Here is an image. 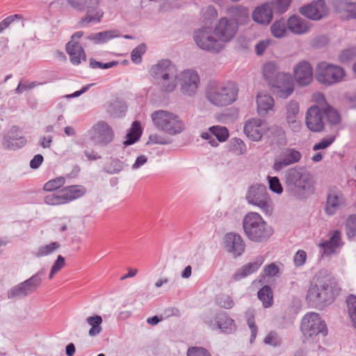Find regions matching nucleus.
Segmentation results:
<instances>
[{
	"mask_svg": "<svg viewBox=\"0 0 356 356\" xmlns=\"http://www.w3.org/2000/svg\"><path fill=\"white\" fill-rule=\"evenodd\" d=\"M262 75L277 97L286 99L294 90V83L289 73L279 72L274 62L266 63L261 68Z\"/></svg>",
	"mask_w": 356,
	"mask_h": 356,
	"instance_id": "f257e3e1",
	"label": "nucleus"
},
{
	"mask_svg": "<svg viewBox=\"0 0 356 356\" xmlns=\"http://www.w3.org/2000/svg\"><path fill=\"white\" fill-rule=\"evenodd\" d=\"M229 10L236 19H228L222 17L214 29L215 36L221 41L222 48L225 42L230 41L235 36L238 24H245L249 20L248 11L245 7L234 6Z\"/></svg>",
	"mask_w": 356,
	"mask_h": 356,
	"instance_id": "f03ea898",
	"label": "nucleus"
},
{
	"mask_svg": "<svg viewBox=\"0 0 356 356\" xmlns=\"http://www.w3.org/2000/svg\"><path fill=\"white\" fill-rule=\"evenodd\" d=\"M238 88L234 82L209 86L205 91L206 99L213 106L224 107L232 104L238 98Z\"/></svg>",
	"mask_w": 356,
	"mask_h": 356,
	"instance_id": "7ed1b4c3",
	"label": "nucleus"
},
{
	"mask_svg": "<svg viewBox=\"0 0 356 356\" xmlns=\"http://www.w3.org/2000/svg\"><path fill=\"white\" fill-rule=\"evenodd\" d=\"M243 227L248 238L255 242L263 241L273 233V229L257 212H248L244 216Z\"/></svg>",
	"mask_w": 356,
	"mask_h": 356,
	"instance_id": "20e7f679",
	"label": "nucleus"
},
{
	"mask_svg": "<svg viewBox=\"0 0 356 356\" xmlns=\"http://www.w3.org/2000/svg\"><path fill=\"white\" fill-rule=\"evenodd\" d=\"M154 127L169 135H176L184 129V123L177 114L165 110H157L151 115Z\"/></svg>",
	"mask_w": 356,
	"mask_h": 356,
	"instance_id": "39448f33",
	"label": "nucleus"
},
{
	"mask_svg": "<svg viewBox=\"0 0 356 356\" xmlns=\"http://www.w3.org/2000/svg\"><path fill=\"white\" fill-rule=\"evenodd\" d=\"M67 4L78 11L86 10V13L80 21L81 26L97 24L104 17V11L99 6L101 0H66Z\"/></svg>",
	"mask_w": 356,
	"mask_h": 356,
	"instance_id": "423d86ee",
	"label": "nucleus"
},
{
	"mask_svg": "<svg viewBox=\"0 0 356 356\" xmlns=\"http://www.w3.org/2000/svg\"><path fill=\"white\" fill-rule=\"evenodd\" d=\"M345 76V70L339 65L323 61L316 67V79L325 86H332L341 82Z\"/></svg>",
	"mask_w": 356,
	"mask_h": 356,
	"instance_id": "0eeeda50",
	"label": "nucleus"
},
{
	"mask_svg": "<svg viewBox=\"0 0 356 356\" xmlns=\"http://www.w3.org/2000/svg\"><path fill=\"white\" fill-rule=\"evenodd\" d=\"M152 74L157 79H161V84L166 92L172 91L175 86L177 70L168 60L160 61L157 65L152 66Z\"/></svg>",
	"mask_w": 356,
	"mask_h": 356,
	"instance_id": "6e6552de",
	"label": "nucleus"
},
{
	"mask_svg": "<svg viewBox=\"0 0 356 356\" xmlns=\"http://www.w3.org/2000/svg\"><path fill=\"white\" fill-rule=\"evenodd\" d=\"M245 199L248 204L259 207L265 213H271L273 204L264 186L254 185L250 187Z\"/></svg>",
	"mask_w": 356,
	"mask_h": 356,
	"instance_id": "1a4fd4ad",
	"label": "nucleus"
},
{
	"mask_svg": "<svg viewBox=\"0 0 356 356\" xmlns=\"http://www.w3.org/2000/svg\"><path fill=\"white\" fill-rule=\"evenodd\" d=\"M301 330L305 338L312 339L320 334L325 336L327 333V326L320 316L314 312L306 314L301 323Z\"/></svg>",
	"mask_w": 356,
	"mask_h": 356,
	"instance_id": "9d476101",
	"label": "nucleus"
},
{
	"mask_svg": "<svg viewBox=\"0 0 356 356\" xmlns=\"http://www.w3.org/2000/svg\"><path fill=\"white\" fill-rule=\"evenodd\" d=\"M194 40L196 44L202 49L218 52L223 48L221 41L215 36L214 30L210 28H204L195 32Z\"/></svg>",
	"mask_w": 356,
	"mask_h": 356,
	"instance_id": "9b49d317",
	"label": "nucleus"
},
{
	"mask_svg": "<svg viewBox=\"0 0 356 356\" xmlns=\"http://www.w3.org/2000/svg\"><path fill=\"white\" fill-rule=\"evenodd\" d=\"M91 140L99 145H106L111 143L114 137L111 127L104 122H98L89 130Z\"/></svg>",
	"mask_w": 356,
	"mask_h": 356,
	"instance_id": "f8f14e48",
	"label": "nucleus"
},
{
	"mask_svg": "<svg viewBox=\"0 0 356 356\" xmlns=\"http://www.w3.org/2000/svg\"><path fill=\"white\" fill-rule=\"evenodd\" d=\"M178 80L182 93L190 96L196 92L200 83L197 72L192 70H184L179 75Z\"/></svg>",
	"mask_w": 356,
	"mask_h": 356,
	"instance_id": "ddd939ff",
	"label": "nucleus"
},
{
	"mask_svg": "<svg viewBox=\"0 0 356 356\" xmlns=\"http://www.w3.org/2000/svg\"><path fill=\"white\" fill-rule=\"evenodd\" d=\"M268 124L261 119H251L244 125V132L247 137L253 141H259L266 135Z\"/></svg>",
	"mask_w": 356,
	"mask_h": 356,
	"instance_id": "4468645a",
	"label": "nucleus"
},
{
	"mask_svg": "<svg viewBox=\"0 0 356 356\" xmlns=\"http://www.w3.org/2000/svg\"><path fill=\"white\" fill-rule=\"evenodd\" d=\"M300 13L310 19L319 20L327 15V8L323 0H317L301 7Z\"/></svg>",
	"mask_w": 356,
	"mask_h": 356,
	"instance_id": "2eb2a0df",
	"label": "nucleus"
},
{
	"mask_svg": "<svg viewBox=\"0 0 356 356\" xmlns=\"http://www.w3.org/2000/svg\"><path fill=\"white\" fill-rule=\"evenodd\" d=\"M307 128L313 132H320L324 129L322 110L318 106H312L305 115Z\"/></svg>",
	"mask_w": 356,
	"mask_h": 356,
	"instance_id": "dca6fc26",
	"label": "nucleus"
},
{
	"mask_svg": "<svg viewBox=\"0 0 356 356\" xmlns=\"http://www.w3.org/2000/svg\"><path fill=\"white\" fill-rule=\"evenodd\" d=\"M229 134L228 129L222 126H213L209 127L208 132H203L201 137L207 140L209 143L213 147H217L218 143L226 141L229 138Z\"/></svg>",
	"mask_w": 356,
	"mask_h": 356,
	"instance_id": "f3484780",
	"label": "nucleus"
},
{
	"mask_svg": "<svg viewBox=\"0 0 356 356\" xmlns=\"http://www.w3.org/2000/svg\"><path fill=\"white\" fill-rule=\"evenodd\" d=\"M320 289L322 292V300L324 303L332 302L341 292L338 282L333 277H328L321 281Z\"/></svg>",
	"mask_w": 356,
	"mask_h": 356,
	"instance_id": "a211bd4d",
	"label": "nucleus"
},
{
	"mask_svg": "<svg viewBox=\"0 0 356 356\" xmlns=\"http://www.w3.org/2000/svg\"><path fill=\"white\" fill-rule=\"evenodd\" d=\"M285 120L288 127L293 132H298L301 129V122L298 119L300 107L297 102L290 101L285 106Z\"/></svg>",
	"mask_w": 356,
	"mask_h": 356,
	"instance_id": "6ab92c4d",
	"label": "nucleus"
},
{
	"mask_svg": "<svg viewBox=\"0 0 356 356\" xmlns=\"http://www.w3.org/2000/svg\"><path fill=\"white\" fill-rule=\"evenodd\" d=\"M293 75L300 86L309 85L313 79V69L307 61H300L293 67Z\"/></svg>",
	"mask_w": 356,
	"mask_h": 356,
	"instance_id": "aec40b11",
	"label": "nucleus"
},
{
	"mask_svg": "<svg viewBox=\"0 0 356 356\" xmlns=\"http://www.w3.org/2000/svg\"><path fill=\"white\" fill-rule=\"evenodd\" d=\"M273 3L266 2L256 7L252 13L253 21L259 24L268 25L273 19Z\"/></svg>",
	"mask_w": 356,
	"mask_h": 356,
	"instance_id": "412c9836",
	"label": "nucleus"
},
{
	"mask_svg": "<svg viewBox=\"0 0 356 356\" xmlns=\"http://www.w3.org/2000/svg\"><path fill=\"white\" fill-rule=\"evenodd\" d=\"M344 204L345 200L340 191L334 190L330 191L327 195L325 207V213L332 216Z\"/></svg>",
	"mask_w": 356,
	"mask_h": 356,
	"instance_id": "4be33fe9",
	"label": "nucleus"
},
{
	"mask_svg": "<svg viewBox=\"0 0 356 356\" xmlns=\"http://www.w3.org/2000/svg\"><path fill=\"white\" fill-rule=\"evenodd\" d=\"M26 140L24 136H19V128L13 127L8 134L4 136L3 146L6 149L20 148L25 145Z\"/></svg>",
	"mask_w": 356,
	"mask_h": 356,
	"instance_id": "5701e85b",
	"label": "nucleus"
},
{
	"mask_svg": "<svg viewBox=\"0 0 356 356\" xmlns=\"http://www.w3.org/2000/svg\"><path fill=\"white\" fill-rule=\"evenodd\" d=\"M41 278L38 275H35L30 279L23 282L20 286L15 288L11 291L9 294V297H13L15 296H26L27 294L34 291L36 288L40 284Z\"/></svg>",
	"mask_w": 356,
	"mask_h": 356,
	"instance_id": "b1692460",
	"label": "nucleus"
},
{
	"mask_svg": "<svg viewBox=\"0 0 356 356\" xmlns=\"http://www.w3.org/2000/svg\"><path fill=\"white\" fill-rule=\"evenodd\" d=\"M225 248L234 256H240L244 251L245 244L241 236L234 233H229L225 238Z\"/></svg>",
	"mask_w": 356,
	"mask_h": 356,
	"instance_id": "393cba45",
	"label": "nucleus"
},
{
	"mask_svg": "<svg viewBox=\"0 0 356 356\" xmlns=\"http://www.w3.org/2000/svg\"><path fill=\"white\" fill-rule=\"evenodd\" d=\"M289 30L294 34L301 35L307 33L311 28V24L300 17L293 15L287 20Z\"/></svg>",
	"mask_w": 356,
	"mask_h": 356,
	"instance_id": "a878e982",
	"label": "nucleus"
},
{
	"mask_svg": "<svg viewBox=\"0 0 356 356\" xmlns=\"http://www.w3.org/2000/svg\"><path fill=\"white\" fill-rule=\"evenodd\" d=\"M264 261V258L259 257L254 261L245 264L234 274L233 279L235 281H238L255 273L260 268Z\"/></svg>",
	"mask_w": 356,
	"mask_h": 356,
	"instance_id": "bb28decb",
	"label": "nucleus"
},
{
	"mask_svg": "<svg viewBox=\"0 0 356 356\" xmlns=\"http://www.w3.org/2000/svg\"><path fill=\"white\" fill-rule=\"evenodd\" d=\"M209 326H211L212 329H219L225 333H231L236 329L234 321L225 314H221L217 316L216 323H213L211 322Z\"/></svg>",
	"mask_w": 356,
	"mask_h": 356,
	"instance_id": "cd10ccee",
	"label": "nucleus"
},
{
	"mask_svg": "<svg viewBox=\"0 0 356 356\" xmlns=\"http://www.w3.org/2000/svg\"><path fill=\"white\" fill-rule=\"evenodd\" d=\"M309 174L302 169H291L289 170L286 179L289 184L298 187L305 188L309 180Z\"/></svg>",
	"mask_w": 356,
	"mask_h": 356,
	"instance_id": "c85d7f7f",
	"label": "nucleus"
},
{
	"mask_svg": "<svg viewBox=\"0 0 356 356\" xmlns=\"http://www.w3.org/2000/svg\"><path fill=\"white\" fill-rule=\"evenodd\" d=\"M66 51L73 65H79L81 60H86V54L82 47L76 42H69L66 44Z\"/></svg>",
	"mask_w": 356,
	"mask_h": 356,
	"instance_id": "c756f323",
	"label": "nucleus"
},
{
	"mask_svg": "<svg viewBox=\"0 0 356 356\" xmlns=\"http://www.w3.org/2000/svg\"><path fill=\"white\" fill-rule=\"evenodd\" d=\"M60 192L65 203L67 204L83 196L86 190L83 186L72 185L63 188Z\"/></svg>",
	"mask_w": 356,
	"mask_h": 356,
	"instance_id": "7c9ffc66",
	"label": "nucleus"
},
{
	"mask_svg": "<svg viewBox=\"0 0 356 356\" xmlns=\"http://www.w3.org/2000/svg\"><path fill=\"white\" fill-rule=\"evenodd\" d=\"M257 104L259 113L265 115L268 111L273 110L274 100L270 95L261 92L257 96Z\"/></svg>",
	"mask_w": 356,
	"mask_h": 356,
	"instance_id": "2f4dec72",
	"label": "nucleus"
},
{
	"mask_svg": "<svg viewBox=\"0 0 356 356\" xmlns=\"http://www.w3.org/2000/svg\"><path fill=\"white\" fill-rule=\"evenodd\" d=\"M287 22L283 19L275 21L270 26V33L276 38H282L286 36L288 33Z\"/></svg>",
	"mask_w": 356,
	"mask_h": 356,
	"instance_id": "473e14b6",
	"label": "nucleus"
},
{
	"mask_svg": "<svg viewBox=\"0 0 356 356\" xmlns=\"http://www.w3.org/2000/svg\"><path fill=\"white\" fill-rule=\"evenodd\" d=\"M142 134L140 124L138 121L133 122L131 129L127 134L126 140L124 141L125 146L130 145L136 143Z\"/></svg>",
	"mask_w": 356,
	"mask_h": 356,
	"instance_id": "72a5a7b5",
	"label": "nucleus"
},
{
	"mask_svg": "<svg viewBox=\"0 0 356 356\" xmlns=\"http://www.w3.org/2000/svg\"><path fill=\"white\" fill-rule=\"evenodd\" d=\"M341 233L339 231L334 232L330 238L320 245L324 249V253L331 254L334 252L340 245Z\"/></svg>",
	"mask_w": 356,
	"mask_h": 356,
	"instance_id": "f704fd0d",
	"label": "nucleus"
},
{
	"mask_svg": "<svg viewBox=\"0 0 356 356\" xmlns=\"http://www.w3.org/2000/svg\"><path fill=\"white\" fill-rule=\"evenodd\" d=\"M102 321L103 320L102 316L99 315L89 316L88 318H86V322L90 326V329L88 332V334L90 337H95L102 332Z\"/></svg>",
	"mask_w": 356,
	"mask_h": 356,
	"instance_id": "c9c22d12",
	"label": "nucleus"
},
{
	"mask_svg": "<svg viewBox=\"0 0 356 356\" xmlns=\"http://www.w3.org/2000/svg\"><path fill=\"white\" fill-rule=\"evenodd\" d=\"M258 298L265 308L270 307L273 304V291L268 286H264L258 291Z\"/></svg>",
	"mask_w": 356,
	"mask_h": 356,
	"instance_id": "e433bc0d",
	"label": "nucleus"
},
{
	"mask_svg": "<svg viewBox=\"0 0 356 356\" xmlns=\"http://www.w3.org/2000/svg\"><path fill=\"white\" fill-rule=\"evenodd\" d=\"M117 36L118 35L115 33V31H106L97 33H92L88 36V38L95 41L96 43H104Z\"/></svg>",
	"mask_w": 356,
	"mask_h": 356,
	"instance_id": "4c0bfd02",
	"label": "nucleus"
},
{
	"mask_svg": "<svg viewBox=\"0 0 356 356\" xmlns=\"http://www.w3.org/2000/svg\"><path fill=\"white\" fill-rule=\"evenodd\" d=\"M322 292L320 289V286L317 284H312L308 290L307 298L309 301L315 302L316 303H324L322 300Z\"/></svg>",
	"mask_w": 356,
	"mask_h": 356,
	"instance_id": "58836bf2",
	"label": "nucleus"
},
{
	"mask_svg": "<svg viewBox=\"0 0 356 356\" xmlns=\"http://www.w3.org/2000/svg\"><path fill=\"white\" fill-rule=\"evenodd\" d=\"M346 302L350 318L353 326L356 328V296L355 295L348 296Z\"/></svg>",
	"mask_w": 356,
	"mask_h": 356,
	"instance_id": "ea45409f",
	"label": "nucleus"
},
{
	"mask_svg": "<svg viewBox=\"0 0 356 356\" xmlns=\"http://www.w3.org/2000/svg\"><path fill=\"white\" fill-rule=\"evenodd\" d=\"M65 184V178L64 177H58L48 181L43 186V189L45 191H56Z\"/></svg>",
	"mask_w": 356,
	"mask_h": 356,
	"instance_id": "a19ab883",
	"label": "nucleus"
},
{
	"mask_svg": "<svg viewBox=\"0 0 356 356\" xmlns=\"http://www.w3.org/2000/svg\"><path fill=\"white\" fill-rule=\"evenodd\" d=\"M44 201L47 204L51 206H58L65 204L60 191L56 193H51L46 195Z\"/></svg>",
	"mask_w": 356,
	"mask_h": 356,
	"instance_id": "79ce46f5",
	"label": "nucleus"
},
{
	"mask_svg": "<svg viewBox=\"0 0 356 356\" xmlns=\"http://www.w3.org/2000/svg\"><path fill=\"white\" fill-rule=\"evenodd\" d=\"M346 233L348 238L356 236V215H350L346 222Z\"/></svg>",
	"mask_w": 356,
	"mask_h": 356,
	"instance_id": "37998d69",
	"label": "nucleus"
},
{
	"mask_svg": "<svg viewBox=\"0 0 356 356\" xmlns=\"http://www.w3.org/2000/svg\"><path fill=\"white\" fill-rule=\"evenodd\" d=\"M59 247L60 245L57 242H53L49 245H43L35 252V256L38 257L47 256L59 248Z\"/></svg>",
	"mask_w": 356,
	"mask_h": 356,
	"instance_id": "c03bdc74",
	"label": "nucleus"
},
{
	"mask_svg": "<svg viewBox=\"0 0 356 356\" xmlns=\"http://www.w3.org/2000/svg\"><path fill=\"white\" fill-rule=\"evenodd\" d=\"M230 151L237 155L243 154L246 151L245 144L239 138H234L231 141Z\"/></svg>",
	"mask_w": 356,
	"mask_h": 356,
	"instance_id": "a18cd8bd",
	"label": "nucleus"
},
{
	"mask_svg": "<svg viewBox=\"0 0 356 356\" xmlns=\"http://www.w3.org/2000/svg\"><path fill=\"white\" fill-rule=\"evenodd\" d=\"M146 51V46L145 44H140L135 49H133L131 54V60L135 63H140L142 61V56Z\"/></svg>",
	"mask_w": 356,
	"mask_h": 356,
	"instance_id": "49530a36",
	"label": "nucleus"
},
{
	"mask_svg": "<svg viewBox=\"0 0 356 356\" xmlns=\"http://www.w3.org/2000/svg\"><path fill=\"white\" fill-rule=\"evenodd\" d=\"M245 316L247 318V323L251 331V342L254 341L257 337V327L255 325L254 320V314L252 311H248L245 313Z\"/></svg>",
	"mask_w": 356,
	"mask_h": 356,
	"instance_id": "de8ad7c7",
	"label": "nucleus"
},
{
	"mask_svg": "<svg viewBox=\"0 0 356 356\" xmlns=\"http://www.w3.org/2000/svg\"><path fill=\"white\" fill-rule=\"evenodd\" d=\"M323 111L325 114L326 115L327 121L330 124H337L340 122V115L336 110L327 106Z\"/></svg>",
	"mask_w": 356,
	"mask_h": 356,
	"instance_id": "09e8293b",
	"label": "nucleus"
},
{
	"mask_svg": "<svg viewBox=\"0 0 356 356\" xmlns=\"http://www.w3.org/2000/svg\"><path fill=\"white\" fill-rule=\"evenodd\" d=\"M266 136L268 138H277L282 139L284 137L285 133L283 129L280 127L276 125H273L271 127L268 126Z\"/></svg>",
	"mask_w": 356,
	"mask_h": 356,
	"instance_id": "8fccbe9b",
	"label": "nucleus"
},
{
	"mask_svg": "<svg viewBox=\"0 0 356 356\" xmlns=\"http://www.w3.org/2000/svg\"><path fill=\"white\" fill-rule=\"evenodd\" d=\"M291 1V0H274L270 3H273V8L275 12L282 14L287 10Z\"/></svg>",
	"mask_w": 356,
	"mask_h": 356,
	"instance_id": "3c124183",
	"label": "nucleus"
},
{
	"mask_svg": "<svg viewBox=\"0 0 356 356\" xmlns=\"http://www.w3.org/2000/svg\"><path fill=\"white\" fill-rule=\"evenodd\" d=\"M65 264V258L61 256L58 255L57 257V259L56 260L55 263L54 264L53 266L51 267L49 278L51 280L53 278L54 275L59 272Z\"/></svg>",
	"mask_w": 356,
	"mask_h": 356,
	"instance_id": "603ef678",
	"label": "nucleus"
},
{
	"mask_svg": "<svg viewBox=\"0 0 356 356\" xmlns=\"http://www.w3.org/2000/svg\"><path fill=\"white\" fill-rule=\"evenodd\" d=\"M300 158L301 154L299 152L294 149H291L284 159V165H288L298 162Z\"/></svg>",
	"mask_w": 356,
	"mask_h": 356,
	"instance_id": "864d4df0",
	"label": "nucleus"
},
{
	"mask_svg": "<svg viewBox=\"0 0 356 356\" xmlns=\"http://www.w3.org/2000/svg\"><path fill=\"white\" fill-rule=\"evenodd\" d=\"M147 144L151 145H165L168 143V139L159 134H152L149 136Z\"/></svg>",
	"mask_w": 356,
	"mask_h": 356,
	"instance_id": "5fc2aeb1",
	"label": "nucleus"
},
{
	"mask_svg": "<svg viewBox=\"0 0 356 356\" xmlns=\"http://www.w3.org/2000/svg\"><path fill=\"white\" fill-rule=\"evenodd\" d=\"M270 189L277 194L283 191L282 186L277 177H268Z\"/></svg>",
	"mask_w": 356,
	"mask_h": 356,
	"instance_id": "6e6d98bb",
	"label": "nucleus"
},
{
	"mask_svg": "<svg viewBox=\"0 0 356 356\" xmlns=\"http://www.w3.org/2000/svg\"><path fill=\"white\" fill-rule=\"evenodd\" d=\"M356 56V48L350 47L343 50L339 55V60L346 63L353 59Z\"/></svg>",
	"mask_w": 356,
	"mask_h": 356,
	"instance_id": "4d7b16f0",
	"label": "nucleus"
},
{
	"mask_svg": "<svg viewBox=\"0 0 356 356\" xmlns=\"http://www.w3.org/2000/svg\"><path fill=\"white\" fill-rule=\"evenodd\" d=\"M217 303L220 307L225 309H231L234 305L232 298L227 295L219 296L217 299Z\"/></svg>",
	"mask_w": 356,
	"mask_h": 356,
	"instance_id": "13d9d810",
	"label": "nucleus"
},
{
	"mask_svg": "<svg viewBox=\"0 0 356 356\" xmlns=\"http://www.w3.org/2000/svg\"><path fill=\"white\" fill-rule=\"evenodd\" d=\"M335 140V136H330L327 138H323L319 143H316L313 149L317 151L319 149H323L329 147Z\"/></svg>",
	"mask_w": 356,
	"mask_h": 356,
	"instance_id": "bf43d9fd",
	"label": "nucleus"
},
{
	"mask_svg": "<svg viewBox=\"0 0 356 356\" xmlns=\"http://www.w3.org/2000/svg\"><path fill=\"white\" fill-rule=\"evenodd\" d=\"M21 15L15 14L10 15L0 22V33L6 29L15 19H21Z\"/></svg>",
	"mask_w": 356,
	"mask_h": 356,
	"instance_id": "052dcab7",
	"label": "nucleus"
},
{
	"mask_svg": "<svg viewBox=\"0 0 356 356\" xmlns=\"http://www.w3.org/2000/svg\"><path fill=\"white\" fill-rule=\"evenodd\" d=\"M40 83L37 82H29V81H24V82H20L17 87L15 89L16 93H22L24 91H26L28 90H31L35 87L36 86H38Z\"/></svg>",
	"mask_w": 356,
	"mask_h": 356,
	"instance_id": "680f3d73",
	"label": "nucleus"
},
{
	"mask_svg": "<svg viewBox=\"0 0 356 356\" xmlns=\"http://www.w3.org/2000/svg\"><path fill=\"white\" fill-rule=\"evenodd\" d=\"M307 259L305 251L299 250L294 255L293 262L296 266H302L305 264Z\"/></svg>",
	"mask_w": 356,
	"mask_h": 356,
	"instance_id": "e2e57ef3",
	"label": "nucleus"
},
{
	"mask_svg": "<svg viewBox=\"0 0 356 356\" xmlns=\"http://www.w3.org/2000/svg\"><path fill=\"white\" fill-rule=\"evenodd\" d=\"M280 269L277 265L272 263L264 268V275L266 277H274L279 274Z\"/></svg>",
	"mask_w": 356,
	"mask_h": 356,
	"instance_id": "0e129e2a",
	"label": "nucleus"
},
{
	"mask_svg": "<svg viewBox=\"0 0 356 356\" xmlns=\"http://www.w3.org/2000/svg\"><path fill=\"white\" fill-rule=\"evenodd\" d=\"M187 354L188 356H211L206 349L200 347L188 348Z\"/></svg>",
	"mask_w": 356,
	"mask_h": 356,
	"instance_id": "69168bd1",
	"label": "nucleus"
},
{
	"mask_svg": "<svg viewBox=\"0 0 356 356\" xmlns=\"http://www.w3.org/2000/svg\"><path fill=\"white\" fill-rule=\"evenodd\" d=\"M264 343L270 346H276L280 343V340L275 332H270L265 337Z\"/></svg>",
	"mask_w": 356,
	"mask_h": 356,
	"instance_id": "338daca9",
	"label": "nucleus"
},
{
	"mask_svg": "<svg viewBox=\"0 0 356 356\" xmlns=\"http://www.w3.org/2000/svg\"><path fill=\"white\" fill-rule=\"evenodd\" d=\"M312 99L314 102L318 104V106L321 109L324 110L327 107L323 95L321 92H316L313 95Z\"/></svg>",
	"mask_w": 356,
	"mask_h": 356,
	"instance_id": "774afa93",
	"label": "nucleus"
}]
</instances>
